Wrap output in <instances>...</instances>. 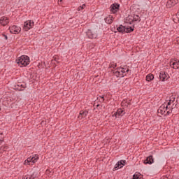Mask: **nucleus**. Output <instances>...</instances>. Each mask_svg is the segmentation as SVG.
I'll return each mask as SVG.
<instances>
[{
  "instance_id": "obj_19",
  "label": "nucleus",
  "mask_w": 179,
  "mask_h": 179,
  "mask_svg": "<svg viewBox=\"0 0 179 179\" xmlns=\"http://www.w3.org/2000/svg\"><path fill=\"white\" fill-rule=\"evenodd\" d=\"M153 79H155V76H153V74L150 73V74L147 75V76H146L147 82H150V81L153 80Z\"/></svg>"
},
{
  "instance_id": "obj_26",
  "label": "nucleus",
  "mask_w": 179,
  "mask_h": 179,
  "mask_svg": "<svg viewBox=\"0 0 179 179\" xmlns=\"http://www.w3.org/2000/svg\"><path fill=\"white\" fill-rule=\"evenodd\" d=\"M3 36L4 38H5V40H8V36L6 35H3Z\"/></svg>"
},
{
  "instance_id": "obj_2",
  "label": "nucleus",
  "mask_w": 179,
  "mask_h": 179,
  "mask_svg": "<svg viewBox=\"0 0 179 179\" xmlns=\"http://www.w3.org/2000/svg\"><path fill=\"white\" fill-rule=\"evenodd\" d=\"M16 63L19 66H27L30 64V58L27 55H22L16 59Z\"/></svg>"
},
{
  "instance_id": "obj_14",
  "label": "nucleus",
  "mask_w": 179,
  "mask_h": 179,
  "mask_svg": "<svg viewBox=\"0 0 179 179\" xmlns=\"http://www.w3.org/2000/svg\"><path fill=\"white\" fill-rule=\"evenodd\" d=\"M87 36L89 37V38H97V34H96L94 31L92 30H88L87 32Z\"/></svg>"
},
{
  "instance_id": "obj_15",
  "label": "nucleus",
  "mask_w": 179,
  "mask_h": 179,
  "mask_svg": "<svg viewBox=\"0 0 179 179\" xmlns=\"http://www.w3.org/2000/svg\"><path fill=\"white\" fill-rule=\"evenodd\" d=\"M118 9H120V4L113 3L110 6V11L112 12V13H115L118 11Z\"/></svg>"
},
{
  "instance_id": "obj_25",
  "label": "nucleus",
  "mask_w": 179,
  "mask_h": 179,
  "mask_svg": "<svg viewBox=\"0 0 179 179\" xmlns=\"http://www.w3.org/2000/svg\"><path fill=\"white\" fill-rule=\"evenodd\" d=\"M173 110H168L167 112H166V113L169 115V114H171V112H172Z\"/></svg>"
},
{
  "instance_id": "obj_24",
  "label": "nucleus",
  "mask_w": 179,
  "mask_h": 179,
  "mask_svg": "<svg viewBox=\"0 0 179 179\" xmlns=\"http://www.w3.org/2000/svg\"><path fill=\"white\" fill-rule=\"evenodd\" d=\"M78 118L80 120H82V118H83V115H82V112L80 113L79 115H78Z\"/></svg>"
},
{
  "instance_id": "obj_28",
  "label": "nucleus",
  "mask_w": 179,
  "mask_h": 179,
  "mask_svg": "<svg viewBox=\"0 0 179 179\" xmlns=\"http://www.w3.org/2000/svg\"><path fill=\"white\" fill-rule=\"evenodd\" d=\"M0 135H2V133H0Z\"/></svg>"
},
{
  "instance_id": "obj_5",
  "label": "nucleus",
  "mask_w": 179,
  "mask_h": 179,
  "mask_svg": "<svg viewBox=\"0 0 179 179\" xmlns=\"http://www.w3.org/2000/svg\"><path fill=\"white\" fill-rule=\"evenodd\" d=\"M117 31L119 33H131V31H134V28L132 27H125L122 25H120L119 27L117 29Z\"/></svg>"
},
{
  "instance_id": "obj_13",
  "label": "nucleus",
  "mask_w": 179,
  "mask_h": 179,
  "mask_svg": "<svg viewBox=\"0 0 179 179\" xmlns=\"http://www.w3.org/2000/svg\"><path fill=\"white\" fill-rule=\"evenodd\" d=\"M127 20H130L131 22H140L141 21V18H139V16L138 15H134V17L131 15H129L127 18Z\"/></svg>"
},
{
  "instance_id": "obj_12",
  "label": "nucleus",
  "mask_w": 179,
  "mask_h": 179,
  "mask_svg": "<svg viewBox=\"0 0 179 179\" xmlns=\"http://www.w3.org/2000/svg\"><path fill=\"white\" fill-rule=\"evenodd\" d=\"M178 3V0H169L166 3L167 8H173Z\"/></svg>"
},
{
  "instance_id": "obj_20",
  "label": "nucleus",
  "mask_w": 179,
  "mask_h": 179,
  "mask_svg": "<svg viewBox=\"0 0 179 179\" xmlns=\"http://www.w3.org/2000/svg\"><path fill=\"white\" fill-rule=\"evenodd\" d=\"M174 101H176V97L174 96H171L169 100L168 106H171Z\"/></svg>"
},
{
  "instance_id": "obj_10",
  "label": "nucleus",
  "mask_w": 179,
  "mask_h": 179,
  "mask_svg": "<svg viewBox=\"0 0 179 179\" xmlns=\"http://www.w3.org/2000/svg\"><path fill=\"white\" fill-rule=\"evenodd\" d=\"M9 23V18L8 17L3 16L0 18V24L1 26H6Z\"/></svg>"
},
{
  "instance_id": "obj_11",
  "label": "nucleus",
  "mask_w": 179,
  "mask_h": 179,
  "mask_svg": "<svg viewBox=\"0 0 179 179\" xmlns=\"http://www.w3.org/2000/svg\"><path fill=\"white\" fill-rule=\"evenodd\" d=\"M173 66V69H178L179 68V61L177 59H171L170 62V66Z\"/></svg>"
},
{
  "instance_id": "obj_1",
  "label": "nucleus",
  "mask_w": 179,
  "mask_h": 179,
  "mask_svg": "<svg viewBox=\"0 0 179 179\" xmlns=\"http://www.w3.org/2000/svg\"><path fill=\"white\" fill-rule=\"evenodd\" d=\"M109 68L117 78H124V76L127 75V72H129V69L127 67H120L115 69V68H117V64L114 62H111L110 64Z\"/></svg>"
},
{
  "instance_id": "obj_3",
  "label": "nucleus",
  "mask_w": 179,
  "mask_h": 179,
  "mask_svg": "<svg viewBox=\"0 0 179 179\" xmlns=\"http://www.w3.org/2000/svg\"><path fill=\"white\" fill-rule=\"evenodd\" d=\"M39 158L38 155L31 156L24 161V164H25V166H31L34 164V163H37Z\"/></svg>"
},
{
  "instance_id": "obj_22",
  "label": "nucleus",
  "mask_w": 179,
  "mask_h": 179,
  "mask_svg": "<svg viewBox=\"0 0 179 179\" xmlns=\"http://www.w3.org/2000/svg\"><path fill=\"white\" fill-rule=\"evenodd\" d=\"M85 8H86V5L83 4V6H80V7H78V11L83 10V9H85Z\"/></svg>"
},
{
  "instance_id": "obj_21",
  "label": "nucleus",
  "mask_w": 179,
  "mask_h": 179,
  "mask_svg": "<svg viewBox=\"0 0 179 179\" xmlns=\"http://www.w3.org/2000/svg\"><path fill=\"white\" fill-rule=\"evenodd\" d=\"M81 114L83 115V117L85 118V117H86L87 115V114H89V112H87V110H85V111L81 112Z\"/></svg>"
},
{
  "instance_id": "obj_27",
  "label": "nucleus",
  "mask_w": 179,
  "mask_h": 179,
  "mask_svg": "<svg viewBox=\"0 0 179 179\" xmlns=\"http://www.w3.org/2000/svg\"><path fill=\"white\" fill-rule=\"evenodd\" d=\"M101 100H102V101H104V96H101Z\"/></svg>"
},
{
  "instance_id": "obj_7",
  "label": "nucleus",
  "mask_w": 179,
  "mask_h": 179,
  "mask_svg": "<svg viewBox=\"0 0 179 179\" xmlns=\"http://www.w3.org/2000/svg\"><path fill=\"white\" fill-rule=\"evenodd\" d=\"M159 78L160 80H162V82H164L165 80H167V79L170 78V76H169V74H167V73L164 71H161L159 73Z\"/></svg>"
},
{
  "instance_id": "obj_17",
  "label": "nucleus",
  "mask_w": 179,
  "mask_h": 179,
  "mask_svg": "<svg viewBox=\"0 0 179 179\" xmlns=\"http://www.w3.org/2000/svg\"><path fill=\"white\" fill-rule=\"evenodd\" d=\"M113 20H114V16H113V15H108V17H106L105 18V22L108 24H111V23H113Z\"/></svg>"
},
{
  "instance_id": "obj_16",
  "label": "nucleus",
  "mask_w": 179,
  "mask_h": 179,
  "mask_svg": "<svg viewBox=\"0 0 179 179\" xmlns=\"http://www.w3.org/2000/svg\"><path fill=\"white\" fill-rule=\"evenodd\" d=\"M125 114V111L122 109H118L115 113L113 114L115 117H122Z\"/></svg>"
},
{
  "instance_id": "obj_18",
  "label": "nucleus",
  "mask_w": 179,
  "mask_h": 179,
  "mask_svg": "<svg viewBox=\"0 0 179 179\" xmlns=\"http://www.w3.org/2000/svg\"><path fill=\"white\" fill-rule=\"evenodd\" d=\"M154 162L153 161V157L152 156H149L146 158V159L144 161L145 164H152Z\"/></svg>"
},
{
  "instance_id": "obj_23",
  "label": "nucleus",
  "mask_w": 179,
  "mask_h": 179,
  "mask_svg": "<svg viewBox=\"0 0 179 179\" xmlns=\"http://www.w3.org/2000/svg\"><path fill=\"white\" fill-rule=\"evenodd\" d=\"M1 150H8V146H3L1 148Z\"/></svg>"
},
{
  "instance_id": "obj_8",
  "label": "nucleus",
  "mask_w": 179,
  "mask_h": 179,
  "mask_svg": "<svg viewBox=\"0 0 179 179\" xmlns=\"http://www.w3.org/2000/svg\"><path fill=\"white\" fill-rule=\"evenodd\" d=\"M169 110L168 106L162 105L158 109V114H161V115H164L166 114V111Z\"/></svg>"
},
{
  "instance_id": "obj_4",
  "label": "nucleus",
  "mask_w": 179,
  "mask_h": 179,
  "mask_svg": "<svg viewBox=\"0 0 179 179\" xmlns=\"http://www.w3.org/2000/svg\"><path fill=\"white\" fill-rule=\"evenodd\" d=\"M33 27H34V21L29 20L24 22L23 29L25 31H29V30H30V29H33Z\"/></svg>"
},
{
  "instance_id": "obj_9",
  "label": "nucleus",
  "mask_w": 179,
  "mask_h": 179,
  "mask_svg": "<svg viewBox=\"0 0 179 179\" xmlns=\"http://www.w3.org/2000/svg\"><path fill=\"white\" fill-rule=\"evenodd\" d=\"M127 163V161L125 160H121L119 161L114 167V170H118V169H122L124 166H125V164Z\"/></svg>"
},
{
  "instance_id": "obj_6",
  "label": "nucleus",
  "mask_w": 179,
  "mask_h": 179,
  "mask_svg": "<svg viewBox=\"0 0 179 179\" xmlns=\"http://www.w3.org/2000/svg\"><path fill=\"white\" fill-rule=\"evenodd\" d=\"M10 32L12 34H19L22 31V28L16 25H13L9 27Z\"/></svg>"
},
{
  "instance_id": "obj_29",
  "label": "nucleus",
  "mask_w": 179,
  "mask_h": 179,
  "mask_svg": "<svg viewBox=\"0 0 179 179\" xmlns=\"http://www.w3.org/2000/svg\"><path fill=\"white\" fill-rule=\"evenodd\" d=\"M0 111H1V106H0Z\"/></svg>"
}]
</instances>
